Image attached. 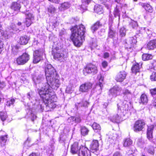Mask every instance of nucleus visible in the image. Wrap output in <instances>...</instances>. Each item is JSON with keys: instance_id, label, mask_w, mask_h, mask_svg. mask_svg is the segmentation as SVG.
<instances>
[{"instance_id": "obj_3", "label": "nucleus", "mask_w": 156, "mask_h": 156, "mask_svg": "<svg viewBox=\"0 0 156 156\" xmlns=\"http://www.w3.org/2000/svg\"><path fill=\"white\" fill-rule=\"evenodd\" d=\"M46 87H47L51 88L52 89L56 90L60 86L61 83L58 79V76L54 77V78L49 79V80H46Z\"/></svg>"}, {"instance_id": "obj_39", "label": "nucleus", "mask_w": 156, "mask_h": 156, "mask_svg": "<svg viewBox=\"0 0 156 156\" xmlns=\"http://www.w3.org/2000/svg\"><path fill=\"white\" fill-rule=\"evenodd\" d=\"M7 117V113L5 112H0V118L3 122L5 120Z\"/></svg>"}, {"instance_id": "obj_23", "label": "nucleus", "mask_w": 156, "mask_h": 156, "mask_svg": "<svg viewBox=\"0 0 156 156\" xmlns=\"http://www.w3.org/2000/svg\"><path fill=\"white\" fill-rule=\"evenodd\" d=\"M92 127L94 130L95 132L97 133L100 136V138H101V136L100 133L101 130V127L100 125L96 123H94L92 125Z\"/></svg>"}, {"instance_id": "obj_1", "label": "nucleus", "mask_w": 156, "mask_h": 156, "mask_svg": "<svg viewBox=\"0 0 156 156\" xmlns=\"http://www.w3.org/2000/svg\"><path fill=\"white\" fill-rule=\"evenodd\" d=\"M38 91L39 94L42 98L46 106L51 108L55 107L54 103L56 101L57 98L53 92L50 91L49 87H47L46 84L43 85Z\"/></svg>"}, {"instance_id": "obj_26", "label": "nucleus", "mask_w": 156, "mask_h": 156, "mask_svg": "<svg viewBox=\"0 0 156 156\" xmlns=\"http://www.w3.org/2000/svg\"><path fill=\"white\" fill-rule=\"evenodd\" d=\"M70 6V3L68 2H65L60 4V6L59 9L61 11L64 10L69 8Z\"/></svg>"}, {"instance_id": "obj_36", "label": "nucleus", "mask_w": 156, "mask_h": 156, "mask_svg": "<svg viewBox=\"0 0 156 156\" xmlns=\"http://www.w3.org/2000/svg\"><path fill=\"white\" fill-rule=\"evenodd\" d=\"M81 133L82 135L85 136L88 134L89 129L85 126H82L80 129Z\"/></svg>"}, {"instance_id": "obj_49", "label": "nucleus", "mask_w": 156, "mask_h": 156, "mask_svg": "<svg viewBox=\"0 0 156 156\" xmlns=\"http://www.w3.org/2000/svg\"><path fill=\"white\" fill-rule=\"evenodd\" d=\"M123 94L124 95H131V92L128 90L125 89L123 90Z\"/></svg>"}, {"instance_id": "obj_34", "label": "nucleus", "mask_w": 156, "mask_h": 156, "mask_svg": "<svg viewBox=\"0 0 156 156\" xmlns=\"http://www.w3.org/2000/svg\"><path fill=\"white\" fill-rule=\"evenodd\" d=\"M119 7L117 5L116 8L115 9L114 12V15L115 17H118V19H119L120 16V10Z\"/></svg>"}, {"instance_id": "obj_10", "label": "nucleus", "mask_w": 156, "mask_h": 156, "mask_svg": "<svg viewBox=\"0 0 156 156\" xmlns=\"http://www.w3.org/2000/svg\"><path fill=\"white\" fill-rule=\"evenodd\" d=\"M145 125V123L143 120H138L135 122L134 124V131L136 132L143 131Z\"/></svg>"}, {"instance_id": "obj_13", "label": "nucleus", "mask_w": 156, "mask_h": 156, "mask_svg": "<svg viewBox=\"0 0 156 156\" xmlns=\"http://www.w3.org/2000/svg\"><path fill=\"white\" fill-rule=\"evenodd\" d=\"M54 58L56 60L62 62L64 60V54L63 51L61 50H58L53 54Z\"/></svg>"}, {"instance_id": "obj_29", "label": "nucleus", "mask_w": 156, "mask_h": 156, "mask_svg": "<svg viewBox=\"0 0 156 156\" xmlns=\"http://www.w3.org/2000/svg\"><path fill=\"white\" fill-rule=\"evenodd\" d=\"M115 31L113 30L112 27L111 25H110L109 27V31L108 32V36L110 38H113L115 35Z\"/></svg>"}, {"instance_id": "obj_40", "label": "nucleus", "mask_w": 156, "mask_h": 156, "mask_svg": "<svg viewBox=\"0 0 156 156\" xmlns=\"http://www.w3.org/2000/svg\"><path fill=\"white\" fill-rule=\"evenodd\" d=\"M120 118L121 116L117 114L115 115H114L111 119V120L114 122H118L119 121Z\"/></svg>"}, {"instance_id": "obj_45", "label": "nucleus", "mask_w": 156, "mask_h": 156, "mask_svg": "<svg viewBox=\"0 0 156 156\" xmlns=\"http://www.w3.org/2000/svg\"><path fill=\"white\" fill-rule=\"evenodd\" d=\"M15 101V99H12L9 101H7L6 103V105L8 106H9L11 105H13Z\"/></svg>"}, {"instance_id": "obj_46", "label": "nucleus", "mask_w": 156, "mask_h": 156, "mask_svg": "<svg viewBox=\"0 0 156 156\" xmlns=\"http://www.w3.org/2000/svg\"><path fill=\"white\" fill-rule=\"evenodd\" d=\"M55 11V7L53 6H50L48 8V11L51 13H54Z\"/></svg>"}, {"instance_id": "obj_44", "label": "nucleus", "mask_w": 156, "mask_h": 156, "mask_svg": "<svg viewBox=\"0 0 156 156\" xmlns=\"http://www.w3.org/2000/svg\"><path fill=\"white\" fill-rule=\"evenodd\" d=\"M127 102L126 101H124L122 105V108L123 110H127L128 109V105L127 104Z\"/></svg>"}, {"instance_id": "obj_38", "label": "nucleus", "mask_w": 156, "mask_h": 156, "mask_svg": "<svg viewBox=\"0 0 156 156\" xmlns=\"http://www.w3.org/2000/svg\"><path fill=\"white\" fill-rule=\"evenodd\" d=\"M7 37V34L5 33L3 30L0 28V41L5 40Z\"/></svg>"}, {"instance_id": "obj_20", "label": "nucleus", "mask_w": 156, "mask_h": 156, "mask_svg": "<svg viewBox=\"0 0 156 156\" xmlns=\"http://www.w3.org/2000/svg\"><path fill=\"white\" fill-rule=\"evenodd\" d=\"M79 148L78 143L77 142L74 143L71 146L70 152L73 154L78 153L79 152Z\"/></svg>"}, {"instance_id": "obj_30", "label": "nucleus", "mask_w": 156, "mask_h": 156, "mask_svg": "<svg viewBox=\"0 0 156 156\" xmlns=\"http://www.w3.org/2000/svg\"><path fill=\"white\" fill-rule=\"evenodd\" d=\"M133 144L132 140L129 138H127L123 141V146L124 147H128L131 146Z\"/></svg>"}, {"instance_id": "obj_33", "label": "nucleus", "mask_w": 156, "mask_h": 156, "mask_svg": "<svg viewBox=\"0 0 156 156\" xmlns=\"http://www.w3.org/2000/svg\"><path fill=\"white\" fill-rule=\"evenodd\" d=\"M94 10L95 12L97 13L101 14L102 13V8L100 5H95Z\"/></svg>"}, {"instance_id": "obj_53", "label": "nucleus", "mask_w": 156, "mask_h": 156, "mask_svg": "<svg viewBox=\"0 0 156 156\" xmlns=\"http://www.w3.org/2000/svg\"><path fill=\"white\" fill-rule=\"evenodd\" d=\"M151 69L156 70V61H154L151 64Z\"/></svg>"}, {"instance_id": "obj_55", "label": "nucleus", "mask_w": 156, "mask_h": 156, "mask_svg": "<svg viewBox=\"0 0 156 156\" xmlns=\"http://www.w3.org/2000/svg\"><path fill=\"white\" fill-rule=\"evenodd\" d=\"M4 43L2 41H0V54L3 49Z\"/></svg>"}, {"instance_id": "obj_51", "label": "nucleus", "mask_w": 156, "mask_h": 156, "mask_svg": "<svg viewBox=\"0 0 156 156\" xmlns=\"http://www.w3.org/2000/svg\"><path fill=\"white\" fill-rule=\"evenodd\" d=\"M150 92L151 95L153 96L156 95V88L150 89Z\"/></svg>"}, {"instance_id": "obj_32", "label": "nucleus", "mask_w": 156, "mask_h": 156, "mask_svg": "<svg viewBox=\"0 0 156 156\" xmlns=\"http://www.w3.org/2000/svg\"><path fill=\"white\" fill-rule=\"evenodd\" d=\"M23 14H24L26 16V19L34 20V16L33 14L26 11V12H21Z\"/></svg>"}, {"instance_id": "obj_8", "label": "nucleus", "mask_w": 156, "mask_h": 156, "mask_svg": "<svg viewBox=\"0 0 156 156\" xmlns=\"http://www.w3.org/2000/svg\"><path fill=\"white\" fill-rule=\"evenodd\" d=\"M30 57V55L28 53H23L16 59V62L17 65H23L25 64L29 60Z\"/></svg>"}, {"instance_id": "obj_41", "label": "nucleus", "mask_w": 156, "mask_h": 156, "mask_svg": "<svg viewBox=\"0 0 156 156\" xmlns=\"http://www.w3.org/2000/svg\"><path fill=\"white\" fill-rule=\"evenodd\" d=\"M126 30L125 28L123 27H121L119 30V35L121 37H124L126 34Z\"/></svg>"}, {"instance_id": "obj_35", "label": "nucleus", "mask_w": 156, "mask_h": 156, "mask_svg": "<svg viewBox=\"0 0 156 156\" xmlns=\"http://www.w3.org/2000/svg\"><path fill=\"white\" fill-rule=\"evenodd\" d=\"M153 57V56L150 54H144L142 55V59L144 61L151 59Z\"/></svg>"}, {"instance_id": "obj_9", "label": "nucleus", "mask_w": 156, "mask_h": 156, "mask_svg": "<svg viewBox=\"0 0 156 156\" xmlns=\"http://www.w3.org/2000/svg\"><path fill=\"white\" fill-rule=\"evenodd\" d=\"M44 50L40 49L36 50L34 53V59L33 62L34 63L38 62L40 60L43 59V56L44 53Z\"/></svg>"}, {"instance_id": "obj_31", "label": "nucleus", "mask_w": 156, "mask_h": 156, "mask_svg": "<svg viewBox=\"0 0 156 156\" xmlns=\"http://www.w3.org/2000/svg\"><path fill=\"white\" fill-rule=\"evenodd\" d=\"M20 48L19 46L16 45L12 46V54L14 55H17L19 51Z\"/></svg>"}, {"instance_id": "obj_57", "label": "nucleus", "mask_w": 156, "mask_h": 156, "mask_svg": "<svg viewBox=\"0 0 156 156\" xmlns=\"http://www.w3.org/2000/svg\"><path fill=\"white\" fill-rule=\"evenodd\" d=\"M83 105V107H87L89 104V103L87 101H82Z\"/></svg>"}, {"instance_id": "obj_59", "label": "nucleus", "mask_w": 156, "mask_h": 156, "mask_svg": "<svg viewBox=\"0 0 156 156\" xmlns=\"http://www.w3.org/2000/svg\"><path fill=\"white\" fill-rule=\"evenodd\" d=\"M49 1L56 4H59L60 1L59 0H48Z\"/></svg>"}, {"instance_id": "obj_22", "label": "nucleus", "mask_w": 156, "mask_h": 156, "mask_svg": "<svg viewBox=\"0 0 156 156\" xmlns=\"http://www.w3.org/2000/svg\"><path fill=\"white\" fill-rule=\"evenodd\" d=\"M154 128V126H151L148 127L147 129V137L150 140H151L152 138V133Z\"/></svg>"}, {"instance_id": "obj_50", "label": "nucleus", "mask_w": 156, "mask_h": 156, "mask_svg": "<svg viewBox=\"0 0 156 156\" xmlns=\"http://www.w3.org/2000/svg\"><path fill=\"white\" fill-rule=\"evenodd\" d=\"M148 152L151 154H154V148L152 147H150L148 150Z\"/></svg>"}, {"instance_id": "obj_12", "label": "nucleus", "mask_w": 156, "mask_h": 156, "mask_svg": "<svg viewBox=\"0 0 156 156\" xmlns=\"http://www.w3.org/2000/svg\"><path fill=\"white\" fill-rule=\"evenodd\" d=\"M78 156H90V151L86 147L81 145L80 146L78 153Z\"/></svg>"}, {"instance_id": "obj_21", "label": "nucleus", "mask_w": 156, "mask_h": 156, "mask_svg": "<svg viewBox=\"0 0 156 156\" xmlns=\"http://www.w3.org/2000/svg\"><path fill=\"white\" fill-rule=\"evenodd\" d=\"M147 49L152 50L156 48V40H153L150 41L147 46Z\"/></svg>"}, {"instance_id": "obj_17", "label": "nucleus", "mask_w": 156, "mask_h": 156, "mask_svg": "<svg viewBox=\"0 0 156 156\" xmlns=\"http://www.w3.org/2000/svg\"><path fill=\"white\" fill-rule=\"evenodd\" d=\"M92 84L90 82H86L82 84L80 87L79 90L83 92H87L91 88Z\"/></svg>"}, {"instance_id": "obj_18", "label": "nucleus", "mask_w": 156, "mask_h": 156, "mask_svg": "<svg viewBox=\"0 0 156 156\" xmlns=\"http://www.w3.org/2000/svg\"><path fill=\"white\" fill-rule=\"evenodd\" d=\"M68 122L73 124L74 122L76 123H80L81 121V117L79 116H71L68 118L67 120Z\"/></svg>"}, {"instance_id": "obj_37", "label": "nucleus", "mask_w": 156, "mask_h": 156, "mask_svg": "<svg viewBox=\"0 0 156 156\" xmlns=\"http://www.w3.org/2000/svg\"><path fill=\"white\" fill-rule=\"evenodd\" d=\"M141 102L143 104H147L148 101L147 97L146 95L144 94H142L140 97Z\"/></svg>"}, {"instance_id": "obj_60", "label": "nucleus", "mask_w": 156, "mask_h": 156, "mask_svg": "<svg viewBox=\"0 0 156 156\" xmlns=\"http://www.w3.org/2000/svg\"><path fill=\"white\" fill-rule=\"evenodd\" d=\"M102 65L104 68H105L108 65V63L106 61H104L102 62Z\"/></svg>"}, {"instance_id": "obj_62", "label": "nucleus", "mask_w": 156, "mask_h": 156, "mask_svg": "<svg viewBox=\"0 0 156 156\" xmlns=\"http://www.w3.org/2000/svg\"><path fill=\"white\" fill-rule=\"evenodd\" d=\"M40 154L39 153H32L29 156H40Z\"/></svg>"}, {"instance_id": "obj_19", "label": "nucleus", "mask_w": 156, "mask_h": 156, "mask_svg": "<svg viewBox=\"0 0 156 156\" xmlns=\"http://www.w3.org/2000/svg\"><path fill=\"white\" fill-rule=\"evenodd\" d=\"M142 63H137L133 65L131 68L132 72L136 74L140 72V69L142 67Z\"/></svg>"}, {"instance_id": "obj_54", "label": "nucleus", "mask_w": 156, "mask_h": 156, "mask_svg": "<svg viewBox=\"0 0 156 156\" xmlns=\"http://www.w3.org/2000/svg\"><path fill=\"white\" fill-rule=\"evenodd\" d=\"M113 156H122V155L120 152L118 151L114 153Z\"/></svg>"}, {"instance_id": "obj_27", "label": "nucleus", "mask_w": 156, "mask_h": 156, "mask_svg": "<svg viewBox=\"0 0 156 156\" xmlns=\"http://www.w3.org/2000/svg\"><path fill=\"white\" fill-rule=\"evenodd\" d=\"M29 39V37L27 36L21 37H20L19 43L20 44L25 45L28 43Z\"/></svg>"}, {"instance_id": "obj_2", "label": "nucleus", "mask_w": 156, "mask_h": 156, "mask_svg": "<svg viewBox=\"0 0 156 156\" xmlns=\"http://www.w3.org/2000/svg\"><path fill=\"white\" fill-rule=\"evenodd\" d=\"M72 35L71 38L74 45L76 46H80L84 40L86 29L83 25L81 24L76 26L71 29Z\"/></svg>"}, {"instance_id": "obj_56", "label": "nucleus", "mask_w": 156, "mask_h": 156, "mask_svg": "<svg viewBox=\"0 0 156 156\" xmlns=\"http://www.w3.org/2000/svg\"><path fill=\"white\" fill-rule=\"evenodd\" d=\"M144 30L146 31V33H147V34H151L152 33L151 30V29H149L148 28H145Z\"/></svg>"}, {"instance_id": "obj_11", "label": "nucleus", "mask_w": 156, "mask_h": 156, "mask_svg": "<svg viewBox=\"0 0 156 156\" xmlns=\"http://www.w3.org/2000/svg\"><path fill=\"white\" fill-rule=\"evenodd\" d=\"M99 144L97 140H93L90 145L91 151L97 155L99 154L98 147Z\"/></svg>"}, {"instance_id": "obj_5", "label": "nucleus", "mask_w": 156, "mask_h": 156, "mask_svg": "<svg viewBox=\"0 0 156 156\" xmlns=\"http://www.w3.org/2000/svg\"><path fill=\"white\" fill-rule=\"evenodd\" d=\"M136 37V36L131 37L123 41V44L126 49L129 51L135 45L137 42Z\"/></svg>"}, {"instance_id": "obj_64", "label": "nucleus", "mask_w": 156, "mask_h": 156, "mask_svg": "<svg viewBox=\"0 0 156 156\" xmlns=\"http://www.w3.org/2000/svg\"><path fill=\"white\" fill-rule=\"evenodd\" d=\"M153 106L156 109V98H154L153 100Z\"/></svg>"}, {"instance_id": "obj_25", "label": "nucleus", "mask_w": 156, "mask_h": 156, "mask_svg": "<svg viewBox=\"0 0 156 156\" xmlns=\"http://www.w3.org/2000/svg\"><path fill=\"white\" fill-rule=\"evenodd\" d=\"M7 135L2 136L0 137V148L4 147L6 145Z\"/></svg>"}, {"instance_id": "obj_24", "label": "nucleus", "mask_w": 156, "mask_h": 156, "mask_svg": "<svg viewBox=\"0 0 156 156\" xmlns=\"http://www.w3.org/2000/svg\"><path fill=\"white\" fill-rule=\"evenodd\" d=\"M139 5L144 7L146 10L148 12H152V8L149 4L147 3L140 2Z\"/></svg>"}, {"instance_id": "obj_58", "label": "nucleus", "mask_w": 156, "mask_h": 156, "mask_svg": "<svg viewBox=\"0 0 156 156\" xmlns=\"http://www.w3.org/2000/svg\"><path fill=\"white\" fill-rule=\"evenodd\" d=\"M83 104L82 101L81 102L78 103L76 104V107L77 108H80V107H83Z\"/></svg>"}, {"instance_id": "obj_42", "label": "nucleus", "mask_w": 156, "mask_h": 156, "mask_svg": "<svg viewBox=\"0 0 156 156\" xmlns=\"http://www.w3.org/2000/svg\"><path fill=\"white\" fill-rule=\"evenodd\" d=\"M129 26L134 29H136L138 27V24L136 22L132 20L129 23Z\"/></svg>"}, {"instance_id": "obj_16", "label": "nucleus", "mask_w": 156, "mask_h": 156, "mask_svg": "<svg viewBox=\"0 0 156 156\" xmlns=\"http://www.w3.org/2000/svg\"><path fill=\"white\" fill-rule=\"evenodd\" d=\"M127 73L124 71H121L118 73L115 77V79L119 82H122L125 79Z\"/></svg>"}, {"instance_id": "obj_63", "label": "nucleus", "mask_w": 156, "mask_h": 156, "mask_svg": "<svg viewBox=\"0 0 156 156\" xmlns=\"http://www.w3.org/2000/svg\"><path fill=\"white\" fill-rule=\"evenodd\" d=\"M109 56V53L108 52H106L104 54L103 57L105 58H106L108 57Z\"/></svg>"}, {"instance_id": "obj_48", "label": "nucleus", "mask_w": 156, "mask_h": 156, "mask_svg": "<svg viewBox=\"0 0 156 156\" xmlns=\"http://www.w3.org/2000/svg\"><path fill=\"white\" fill-rule=\"evenodd\" d=\"M150 78L152 81H156V72L152 73L150 76Z\"/></svg>"}, {"instance_id": "obj_52", "label": "nucleus", "mask_w": 156, "mask_h": 156, "mask_svg": "<svg viewBox=\"0 0 156 156\" xmlns=\"http://www.w3.org/2000/svg\"><path fill=\"white\" fill-rule=\"evenodd\" d=\"M103 81V78H101L99 80V82L98 84L99 85V86L101 88V89L103 87V85L102 84V82Z\"/></svg>"}, {"instance_id": "obj_43", "label": "nucleus", "mask_w": 156, "mask_h": 156, "mask_svg": "<svg viewBox=\"0 0 156 156\" xmlns=\"http://www.w3.org/2000/svg\"><path fill=\"white\" fill-rule=\"evenodd\" d=\"M26 20L25 23L27 27H29L33 23V21L34 20H30V19H25Z\"/></svg>"}, {"instance_id": "obj_47", "label": "nucleus", "mask_w": 156, "mask_h": 156, "mask_svg": "<svg viewBox=\"0 0 156 156\" xmlns=\"http://www.w3.org/2000/svg\"><path fill=\"white\" fill-rule=\"evenodd\" d=\"M82 4L81 6H87L89 3L90 2L91 0H81Z\"/></svg>"}, {"instance_id": "obj_6", "label": "nucleus", "mask_w": 156, "mask_h": 156, "mask_svg": "<svg viewBox=\"0 0 156 156\" xmlns=\"http://www.w3.org/2000/svg\"><path fill=\"white\" fill-rule=\"evenodd\" d=\"M83 74L85 76L87 74L94 75L98 72L97 67L92 64H89L86 66L83 71Z\"/></svg>"}, {"instance_id": "obj_14", "label": "nucleus", "mask_w": 156, "mask_h": 156, "mask_svg": "<svg viewBox=\"0 0 156 156\" xmlns=\"http://www.w3.org/2000/svg\"><path fill=\"white\" fill-rule=\"evenodd\" d=\"M121 90V87L117 86H115L109 90L108 95L112 97H116L119 94V92Z\"/></svg>"}, {"instance_id": "obj_7", "label": "nucleus", "mask_w": 156, "mask_h": 156, "mask_svg": "<svg viewBox=\"0 0 156 156\" xmlns=\"http://www.w3.org/2000/svg\"><path fill=\"white\" fill-rule=\"evenodd\" d=\"M44 76L42 74L34 75H33L32 79L36 85H38L39 87H42L43 85H45L46 82L44 83Z\"/></svg>"}, {"instance_id": "obj_28", "label": "nucleus", "mask_w": 156, "mask_h": 156, "mask_svg": "<svg viewBox=\"0 0 156 156\" xmlns=\"http://www.w3.org/2000/svg\"><path fill=\"white\" fill-rule=\"evenodd\" d=\"M101 26L99 21H97L95 23L92 25L91 27V30L92 32L94 33L96 31L100 26Z\"/></svg>"}, {"instance_id": "obj_15", "label": "nucleus", "mask_w": 156, "mask_h": 156, "mask_svg": "<svg viewBox=\"0 0 156 156\" xmlns=\"http://www.w3.org/2000/svg\"><path fill=\"white\" fill-rule=\"evenodd\" d=\"M21 7L20 2L19 1L12 2L10 6V9L14 12H20Z\"/></svg>"}, {"instance_id": "obj_4", "label": "nucleus", "mask_w": 156, "mask_h": 156, "mask_svg": "<svg viewBox=\"0 0 156 156\" xmlns=\"http://www.w3.org/2000/svg\"><path fill=\"white\" fill-rule=\"evenodd\" d=\"M45 71L46 76V80L49 79L54 78L57 76L56 71L51 64H48L45 67Z\"/></svg>"}, {"instance_id": "obj_61", "label": "nucleus", "mask_w": 156, "mask_h": 156, "mask_svg": "<svg viewBox=\"0 0 156 156\" xmlns=\"http://www.w3.org/2000/svg\"><path fill=\"white\" fill-rule=\"evenodd\" d=\"M124 0H115V1L118 4H122L124 3Z\"/></svg>"}]
</instances>
